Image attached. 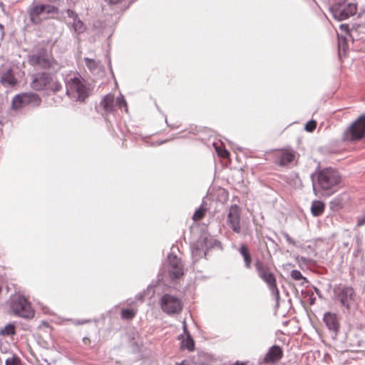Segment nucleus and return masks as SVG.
Listing matches in <instances>:
<instances>
[{
    "mask_svg": "<svg viewBox=\"0 0 365 365\" xmlns=\"http://www.w3.org/2000/svg\"><path fill=\"white\" fill-rule=\"evenodd\" d=\"M317 125V123L315 120L309 121L305 125V130L308 132H312Z\"/></svg>",
    "mask_w": 365,
    "mask_h": 365,
    "instance_id": "34",
    "label": "nucleus"
},
{
    "mask_svg": "<svg viewBox=\"0 0 365 365\" xmlns=\"http://www.w3.org/2000/svg\"><path fill=\"white\" fill-rule=\"evenodd\" d=\"M67 15L73 20V29L75 33L80 34L85 31L86 26L83 22L79 19L78 14L71 9H67Z\"/></svg>",
    "mask_w": 365,
    "mask_h": 365,
    "instance_id": "19",
    "label": "nucleus"
},
{
    "mask_svg": "<svg viewBox=\"0 0 365 365\" xmlns=\"http://www.w3.org/2000/svg\"><path fill=\"white\" fill-rule=\"evenodd\" d=\"M356 4L351 3L337 4L330 8L333 17L339 21L354 16L356 13Z\"/></svg>",
    "mask_w": 365,
    "mask_h": 365,
    "instance_id": "10",
    "label": "nucleus"
},
{
    "mask_svg": "<svg viewBox=\"0 0 365 365\" xmlns=\"http://www.w3.org/2000/svg\"><path fill=\"white\" fill-rule=\"evenodd\" d=\"M11 312L17 317L30 319L34 315L31 303L22 295L16 294L9 299Z\"/></svg>",
    "mask_w": 365,
    "mask_h": 365,
    "instance_id": "5",
    "label": "nucleus"
},
{
    "mask_svg": "<svg viewBox=\"0 0 365 365\" xmlns=\"http://www.w3.org/2000/svg\"><path fill=\"white\" fill-rule=\"evenodd\" d=\"M240 207L237 205H232L227 214V224L235 233H240Z\"/></svg>",
    "mask_w": 365,
    "mask_h": 365,
    "instance_id": "13",
    "label": "nucleus"
},
{
    "mask_svg": "<svg viewBox=\"0 0 365 365\" xmlns=\"http://www.w3.org/2000/svg\"><path fill=\"white\" fill-rule=\"evenodd\" d=\"M124 0H106V1L108 2V4H109L110 5H115V4H120Z\"/></svg>",
    "mask_w": 365,
    "mask_h": 365,
    "instance_id": "39",
    "label": "nucleus"
},
{
    "mask_svg": "<svg viewBox=\"0 0 365 365\" xmlns=\"http://www.w3.org/2000/svg\"><path fill=\"white\" fill-rule=\"evenodd\" d=\"M84 61H85V64H86V67L92 73L96 72L100 66V62L96 61V60H94L93 58L86 57V58H84Z\"/></svg>",
    "mask_w": 365,
    "mask_h": 365,
    "instance_id": "26",
    "label": "nucleus"
},
{
    "mask_svg": "<svg viewBox=\"0 0 365 365\" xmlns=\"http://www.w3.org/2000/svg\"><path fill=\"white\" fill-rule=\"evenodd\" d=\"M62 89V85L56 79V76L51 73V81H48V87L46 90L51 91L53 92H58Z\"/></svg>",
    "mask_w": 365,
    "mask_h": 365,
    "instance_id": "24",
    "label": "nucleus"
},
{
    "mask_svg": "<svg viewBox=\"0 0 365 365\" xmlns=\"http://www.w3.org/2000/svg\"><path fill=\"white\" fill-rule=\"evenodd\" d=\"M334 292L336 299L349 310L356 296L354 289L347 286H339L334 289Z\"/></svg>",
    "mask_w": 365,
    "mask_h": 365,
    "instance_id": "11",
    "label": "nucleus"
},
{
    "mask_svg": "<svg viewBox=\"0 0 365 365\" xmlns=\"http://www.w3.org/2000/svg\"><path fill=\"white\" fill-rule=\"evenodd\" d=\"M90 322H91L90 320H76L74 322V324L76 325H81V324H84L86 323H88Z\"/></svg>",
    "mask_w": 365,
    "mask_h": 365,
    "instance_id": "40",
    "label": "nucleus"
},
{
    "mask_svg": "<svg viewBox=\"0 0 365 365\" xmlns=\"http://www.w3.org/2000/svg\"><path fill=\"white\" fill-rule=\"evenodd\" d=\"M159 303L163 312L168 315L178 314L182 309L181 299L170 294H163L160 297Z\"/></svg>",
    "mask_w": 365,
    "mask_h": 365,
    "instance_id": "7",
    "label": "nucleus"
},
{
    "mask_svg": "<svg viewBox=\"0 0 365 365\" xmlns=\"http://www.w3.org/2000/svg\"><path fill=\"white\" fill-rule=\"evenodd\" d=\"M136 314V312L133 309H124L121 311V318L124 319H131Z\"/></svg>",
    "mask_w": 365,
    "mask_h": 365,
    "instance_id": "31",
    "label": "nucleus"
},
{
    "mask_svg": "<svg viewBox=\"0 0 365 365\" xmlns=\"http://www.w3.org/2000/svg\"><path fill=\"white\" fill-rule=\"evenodd\" d=\"M244 259L245 266L247 269L251 268L252 257L247 247L242 244L238 250Z\"/></svg>",
    "mask_w": 365,
    "mask_h": 365,
    "instance_id": "22",
    "label": "nucleus"
},
{
    "mask_svg": "<svg viewBox=\"0 0 365 365\" xmlns=\"http://www.w3.org/2000/svg\"><path fill=\"white\" fill-rule=\"evenodd\" d=\"M66 95L73 101L83 102L91 93L89 85L75 74L65 80Z\"/></svg>",
    "mask_w": 365,
    "mask_h": 365,
    "instance_id": "3",
    "label": "nucleus"
},
{
    "mask_svg": "<svg viewBox=\"0 0 365 365\" xmlns=\"http://www.w3.org/2000/svg\"><path fill=\"white\" fill-rule=\"evenodd\" d=\"M296 260L299 264H303L304 265L309 264L311 261L309 258L303 256H297Z\"/></svg>",
    "mask_w": 365,
    "mask_h": 365,
    "instance_id": "36",
    "label": "nucleus"
},
{
    "mask_svg": "<svg viewBox=\"0 0 365 365\" xmlns=\"http://www.w3.org/2000/svg\"><path fill=\"white\" fill-rule=\"evenodd\" d=\"M51 73L40 72L32 76L31 87L36 91L46 90L48 81H51Z\"/></svg>",
    "mask_w": 365,
    "mask_h": 365,
    "instance_id": "15",
    "label": "nucleus"
},
{
    "mask_svg": "<svg viewBox=\"0 0 365 365\" xmlns=\"http://www.w3.org/2000/svg\"><path fill=\"white\" fill-rule=\"evenodd\" d=\"M325 205L323 202L319 200H315L312 202L311 207V212L315 216H320L324 211Z\"/></svg>",
    "mask_w": 365,
    "mask_h": 365,
    "instance_id": "23",
    "label": "nucleus"
},
{
    "mask_svg": "<svg viewBox=\"0 0 365 365\" xmlns=\"http://www.w3.org/2000/svg\"><path fill=\"white\" fill-rule=\"evenodd\" d=\"M347 46L346 42V38L344 37L340 38H339V55L341 56V53H346Z\"/></svg>",
    "mask_w": 365,
    "mask_h": 365,
    "instance_id": "33",
    "label": "nucleus"
},
{
    "mask_svg": "<svg viewBox=\"0 0 365 365\" xmlns=\"http://www.w3.org/2000/svg\"><path fill=\"white\" fill-rule=\"evenodd\" d=\"M365 224V219H360L358 220L357 225L361 226Z\"/></svg>",
    "mask_w": 365,
    "mask_h": 365,
    "instance_id": "43",
    "label": "nucleus"
},
{
    "mask_svg": "<svg viewBox=\"0 0 365 365\" xmlns=\"http://www.w3.org/2000/svg\"><path fill=\"white\" fill-rule=\"evenodd\" d=\"M207 210V207L205 206L204 203L202 204V205L193 214L192 219L195 221H198L201 220Z\"/></svg>",
    "mask_w": 365,
    "mask_h": 365,
    "instance_id": "27",
    "label": "nucleus"
},
{
    "mask_svg": "<svg viewBox=\"0 0 365 365\" xmlns=\"http://www.w3.org/2000/svg\"><path fill=\"white\" fill-rule=\"evenodd\" d=\"M27 13L31 24L41 25L45 21L54 19L58 14L59 10L54 5L34 0L28 7Z\"/></svg>",
    "mask_w": 365,
    "mask_h": 365,
    "instance_id": "2",
    "label": "nucleus"
},
{
    "mask_svg": "<svg viewBox=\"0 0 365 365\" xmlns=\"http://www.w3.org/2000/svg\"><path fill=\"white\" fill-rule=\"evenodd\" d=\"M311 177L315 195L317 191H323L324 195L330 196L336 191L341 180L338 171L331 168L322 169Z\"/></svg>",
    "mask_w": 365,
    "mask_h": 365,
    "instance_id": "1",
    "label": "nucleus"
},
{
    "mask_svg": "<svg viewBox=\"0 0 365 365\" xmlns=\"http://www.w3.org/2000/svg\"><path fill=\"white\" fill-rule=\"evenodd\" d=\"M0 81L4 86H15L17 83V80L14 76V72L11 68L2 69L0 71Z\"/></svg>",
    "mask_w": 365,
    "mask_h": 365,
    "instance_id": "20",
    "label": "nucleus"
},
{
    "mask_svg": "<svg viewBox=\"0 0 365 365\" xmlns=\"http://www.w3.org/2000/svg\"><path fill=\"white\" fill-rule=\"evenodd\" d=\"M216 152L217 155L222 158H227L229 155V152L225 148H220L219 147H215Z\"/></svg>",
    "mask_w": 365,
    "mask_h": 365,
    "instance_id": "35",
    "label": "nucleus"
},
{
    "mask_svg": "<svg viewBox=\"0 0 365 365\" xmlns=\"http://www.w3.org/2000/svg\"><path fill=\"white\" fill-rule=\"evenodd\" d=\"M283 356L282 348L278 345L272 346L262 359L261 362L264 364H274L279 361Z\"/></svg>",
    "mask_w": 365,
    "mask_h": 365,
    "instance_id": "17",
    "label": "nucleus"
},
{
    "mask_svg": "<svg viewBox=\"0 0 365 365\" xmlns=\"http://www.w3.org/2000/svg\"><path fill=\"white\" fill-rule=\"evenodd\" d=\"M175 365H190V363L187 360H184L180 363H176Z\"/></svg>",
    "mask_w": 365,
    "mask_h": 365,
    "instance_id": "42",
    "label": "nucleus"
},
{
    "mask_svg": "<svg viewBox=\"0 0 365 365\" xmlns=\"http://www.w3.org/2000/svg\"><path fill=\"white\" fill-rule=\"evenodd\" d=\"M233 365H246V364L243 362L236 361Z\"/></svg>",
    "mask_w": 365,
    "mask_h": 365,
    "instance_id": "44",
    "label": "nucleus"
},
{
    "mask_svg": "<svg viewBox=\"0 0 365 365\" xmlns=\"http://www.w3.org/2000/svg\"><path fill=\"white\" fill-rule=\"evenodd\" d=\"M256 270L259 277L262 279L267 286L276 282V278L269 267L264 264L259 259H257L255 263Z\"/></svg>",
    "mask_w": 365,
    "mask_h": 365,
    "instance_id": "14",
    "label": "nucleus"
},
{
    "mask_svg": "<svg viewBox=\"0 0 365 365\" xmlns=\"http://www.w3.org/2000/svg\"><path fill=\"white\" fill-rule=\"evenodd\" d=\"M340 29H341L342 31H348L349 26H348V25H346V24H341V25L340 26Z\"/></svg>",
    "mask_w": 365,
    "mask_h": 365,
    "instance_id": "41",
    "label": "nucleus"
},
{
    "mask_svg": "<svg viewBox=\"0 0 365 365\" xmlns=\"http://www.w3.org/2000/svg\"><path fill=\"white\" fill-rule=\"evenodd\" d=\"M168 273L172 280L180 279L184 274V265L180 258L170 254L168 256Z\"/></svg>",
    "mask_w": 365,
    "mask_h": 365,
    "instance_id": "12",
    "label": "nucleus"
},
{
    "mask_svg": "<svg viewBox=\"0 0 365 365\" xmlns=\"http://www.w3.org/2000/svg\"><path fill=\"white\" fill-rule=\"evenodd\" d=\"M6 365H21L20 361L17 358H9L5 361Z\"/></svg>",
    "mask_w": 365,
    "mask_h": 365,
    "instance_id": "37",
    "label": "nucleus"
},
{
    "mask_svg": "<svg viewBox=\"0 0 365 365\" xmlns=\"http://www.w3.org/2000/svg\"><path fill=\"white\" fill-rule=\"evenodd\" d=\"M272 294L273 295L275 301L277 302V304H279V292L277 287V282H274L271 285L268 286Z\"/></svg>",
    "mask_w": 365,
    "mask_h": 365,
    "instance_id": "32",
    "label": "nucleus"
},
{
    "mask_svg": "<svg viewBox=\"0 0 365 365\" xmlns=\"http://www.w3.org/2000/svg\"><path fill=\"white\" fill-rule=\"evenodd\" d=\"M220 242L212 237H201L192 245V256L195 261L206 255V252Z\"/></svg>",
    "mask_w": 365,
    "mask_h": 365,
    "instance_id": "8",
    "label": "nucleus"
},
{
    "mask_svg": "<svg viewBox=\"0 0 365 365\" xmlns=\"http://www.w3.org/2000/svg\"><path fill=\"white\" fill-rule=\"evenodd\" d=\"M41 103V98L34 93H22L15 96L11 101V107L13 109L31 106H38Z\"/></svg>",
    "mask_w": 365,
    "mask_h": 365,
    "instance_id": "9",
    "label": "nucleus"
},
{
    "mask_svg": "<svg viewBox=\"0 0 365 365\" xmlns=\"http://www.w3.org/2000/svg\"><path fill=\"white\" fill-rule=\"evenodd\" d=\"M115 106L118 107L119 108H125V112H128V105L127 102L123 95H120L118 96L115 101Z\"/></svg>",
    "mask_w": 365,
    "mask_h": 365,
    "instance_id": "28",
    "label": "nucleus"
},
{
    "mask_svg": "<svg viewBox=\"0 0 365 365\" xmlns=\"http://www.w3.org/2000/svg\"><path fill=\"white\" fill-rule=\"evenodd\" d=\"M282 236L284 237V238L286 240V241L292 245H294L295 246L296 245V242L295 240H294L289 235L288 233L285 232H283L282 233Z\"/></svg>",
    "mask_w": 365,
    "mask_h": 365,
    "instance_id": "38",
    "label": "nucleus"
},
{
    "mask_svg": "<svg viewBox=\"0 0 365 365\" xmlns=\"http://www.w3.org/2000/svg\"><path fill=\"white\" fill-rule=\"evenodd\" d=\"M290 276L292 279L295 280H302V282L301 283L302 285H303L305 282H308V280L306 277H304L300 271L297 269H294L291 271Z\"/></svg>",
    "mask_w": 365,
    "mask_h": 365,
    "instance_id": "30",
    "label": "nucleus"
},
{
    "mask_svg": "<svg viewBox=\"0 0 365 365\" xmlns=\"http://www.w3.org/2000/svg\"><path fill=\"white\" fill-rule=\"evenodd\" d=\"M323 321L328 329L336 336L340 328L339 317L336 314L327 312L324 314Z\"/></svg>",
    "mask_w": 365,
    "mask_h": 365,
    "instance_id": "16",
    "label": "nucleus"
},
{
    "mask_svg": "<svg viewBox=\"0 0 365 365\" xmlns=\"http://www.w3.org/2000/svg\"><path fill=\"white\" fill-rule=\"evenodd\" d=\"M29 63L31 66L41 69L57 71L60 68L57 61L44 48H38L30 54Z\"/></svg>",
    "mask_w": 365,
    "mask_h": 365,
    "instance_id": "4",
    "label": "nucleus"
},
{
    "mask_svg": "<svg viewBox=\"0 0 365 365\" xmlns=\"http://www.w3.org/2000/svg\"><path fill=\"white\" fill-rule=\"evenodd\" d=\"M15 334V327L12 324H8L0 331V334L4 336H11Z\"/></svg>",
    "mask_w": 365,
    "mask_h": 365,
    "instance_id": "29",
    "label": "nucleus"
},
{
    "mask_svg": "<svg viewBox=\"0 0 365 365\" xmlns=\"http://www.w3.org/2000/svg\"><path fill=\"white\" fill-rule=\"evenodd\" d=\"M365 138V114L359 116L344 132L343 140L346 142L358 141Z\"/></svg>",
    "mask_w": 365,
    "mask_h": 365,
    "instance_id": "6",
    "label": "nucleus"
},
{
    "mask_svg": "<svg viewBox=\"0 0 365 365\" xmlns=\"http://www.w3.org/2000/svg\"><path fill=\"white\" fill-rule=\"evenodd\" d=\"M183 334L179 336L181 340V348L187 349L189 351H193L195 349L194 340L188 331L185 321L182 322Z\"/></svg>",
    "mask_w": 365,
    "mask_h": 365,
    "instance_id": "18",
    "label": "nucleus"
},
{
    "mask_svg": "<svg viewBox=\"0 0 365 365\" xmlns=\"http://www.w3.org/2000/svg\"><path fill=\"white\" fill-rule=\"evenodd\" d=\"M294 154L290 152H282L279 157V165L284 166L290 163L294 160Z\"/></svg>",
    "mask_w": 365,
    "mask_h": 365,
    "instance_id": "25",
    "label": "nucleus"
},
{
    "mask_svg": "<svg viewBox=\"0 0 365 365\" xmlns=\"http://www.w3.org/2000/svg\"><path fill=\"white\" fill-rule=\"evenodd\" d=\"M101 106L106 113H113L115 110V98L112 93H108L101 101Z\"/></svg>",
    "mask_w": 365,
    "mask_h": 365,
    "instance_id": "21",
    "label": "nucleus"
},
{
    "mask_svg": "<svg viewBox=\"0 0 365 365\" xmlns=\"http://www.w3.org/2000/svg\"><path fill=\"white\" fill-rule=\"evenodd\" d=\"M314 290H315V292H316L317 294H319L320 291H319V289L318 288L314 287Z\"/></svg>",
    "mask_w": 365,
    "mask_h": 365,
    "instance_id": "45",
    "label": "nucleus"
}]
</instances>
